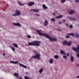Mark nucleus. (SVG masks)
Segmentation results:
<instances>
[{
	"mask_svg": "<svg viewBox=\"0 0 79 79\" xmlns=\"http://www.w3.org/2000/svg\"><path fill=\"white\" fill-rule=\"evenodd\" d=\"M36 31L39 35H41L42 36H45L46 38L50 39V41H55V40H56V38H52L51 37H50V36H49V35H48L47 34H44L42 33H41V32L40 31L36 30Z\"/></svg>",
	"mask_w": 79,
	"mask_h": 79,
	"instance_id": "1",
	"label": "nucleus"
},
{
	"mask_svg": "<svg viewBox=\"0 0 79 79\" xmlns=\"http://www.w3.org/2000/svg\"><path fill=\"white\" fill-rule=\"evenodd\" d=\"M40 41H33L31 43L29 42L28 43V45L30 46L31 45H33L34 46H35V45H36L37 47L39 46H40V44L39 43H40Z\"/></svg>",
	"mask_w": 79,
	"mask_h": 79,
	"instance_id": "2",
	"label": "nucleus"
},
{
	"mask_svg": "<svg viewBox=\"0 0 79 79\" xmlns=\"http://www.w3.org/2000/svg\"><path fill=\"white\" fill-rule=\"evenodd\" d=\"M72 49L73 50H74L75 51V52H76L77 53V58L79 57V53H78V52H79V45H77V48H76L75 47H73L72 48Z\"/></svg>",
	"mask_w": 79,
	"mask_h": 79,
	"instance_id": "3",
	"label": "nucleus"
},
{
	"mask_svg": "<svg viewBox=\"0 0 79 79\" xmlns=\"http://www.w3.org/2000/svg\"><path fill=\"white\" fill-rule=\"evenodd\" d=\"M40 56V55L39 54H36L35 56H34H34H32V57H31V59H32L33 58L34 59H37V60H40V58L39 57Z\"/></svg>",
	"mask_w": 79,
	"mask_h": 79,
	"instance_id": "4",
	"label": "nucleus"
},
{
	"mask_svg": "<svg viewBox=\"0 0 79 79\" xmlns=\"http://www.w3.org/2000/svg\"><path fill=\"white\" fill-rule=\"evenodd\" d=\"M16 14H15L14 15H12L13 16H19L21 14V12L19 10H16Z\"/></svg>",
	"mask_w": 79,
	"mask_h": 79,
	"instance_id": "5",
	"label": "nucleus"
},
{
	"mask_svg": "<svg viewBox=\"0 0 79 79\" xmlns=\"http://www.w3.org/2000/svg\"><path fill=\"white\" fill-rule=\"evenodd\" d=\"M34 4V2H30L28 4V6H32V5H33Z\"/></svg>",
	"mask_w": 79,
	"mask_h": 79,
	"instance_id": "6",
	"label": "nucleus"
},
{
	"mask_svg": "<svg viewBox=\"0 0 79 79\" xmlns=\"http://www.w3.org/2000/svg\"><path fill=\"white\" fill-rule=\"evenodd\" d=\"M31 11H33V12H35L38 13V12H39V10H37L36 9H31L30 10Z\"/></svg>",
	"mask_w": 79,
	"mask_h": 79,
	"instance_id": "7",
	"label": "nucleus"
},
{
	"mask_svg": "<svg viewBox=\"0 0 79 79\" xmlns=\"http://www.w3.org/2000/svg\"><path fill=\"white\" fill-rule=\"evenodd\" d=\"M19 64L20 66H22V67H23V68H27V66H26V65H24L20 63H19Z\"/></svg>",
	"mask_w": 79,
	"mask_h": 79,
	"instance_id": "8",
	"label": "nucleus"
},
{
	"mask_svg": "<svg viewBox=\"0 0 79 79\" xmlns=\"http://www.w3.org/2000/svg\"><path fill=\"white\" fill-rule=\"evenodd\" d=\"M70 60L71 62H73L74 61V57L73 56L71 55L70 56Z\"/></svg>",
	"mask_w": 79,
	"mask_h": 79,
	"instance_id": "9",
	"label": "nucleus"
},
{
	"mask_svg": "<svg viewBox=\"0 0 79 79\" xmlns=\"http://www.w3.org/2000/svg\"><path fill=\"white\" fill-rule=\"evenodd\" d=\"M44 25L45 26H47L48 25V21L46 20L44 23Z\"/></svg>",
	"mask_w": 79,
	"mask_h": 79,
	"instance_id": "10",
	"label": "nucleus"
},
{
	"mask_svg": "<svg viewBox=\"0 0 79 79\" xmlns=\"http://www.w3.org/2000/svg\"><path fill=\"white\" fill-rule=\"evenodd\" d=\"M63 44L64 45H67L68 44V42L67 41H64L63 42Z\"/></svg>",
	"mask_w": 79,
	"mask_h": 79,
	"instance_id": "11",
	"label": "nucleus"
},
{
	"mask_svg": "<svg viewBox=\"0 0 79 79\" xmlns=\"http://www.w3.org/2000/svg\"><path fill=\"white\" fill-rule=\"evenodd\" d=\"M63 17V16L61 15H60L59 16L56 17H55V18L56 19H60V18H61Z\"/></svg>",
	"mask_w": 79,
	"mask_h": 79,
	"instance_id": "12",
	"label": "nucleus"
},
{
	"mask_svg": "<svg viewBox=\"0 0 79 79\" xmlns=\"http://www.w3.org/2000/svg\"><path fill=\"white\" fill-rule=\"evenodd\" d=\"M14 75L15 77H19V75H18V74L16 73H14Z\"/></svg>",
	"mask_w": 79,
	"mask_h": 79,
	"instance_id": "13",
	"label": "nucleus"
},
{
	"mask_svg": "<svg viewBox=\"0 0 79 79\" xmlns=\"http://www.w3.org/2000/svg\"><path fill=\"white\" fill-rule=\"evenodd\" d=\"M13 24L15 26H21V25H20L19 23H13Z\"/></svg>",
	"mask_w": 79,
	"mask_h": 79,
	"instance_id": "14",
	"label": "nucleus"
},
{
	"mask_svg": "<svg viewBox=\"0 0 79 79\" xmlns=\"http://www.w3.org/2000/svg\"><path fill=\"white\" fill-rule=\"evenodd\" d=\"M49 62L50 63H51V64H52V63H53V59L52 58H51Z\"/></svg>",
	"mask_w": 79,
	"mask_h": 79,
	"instance_id": "15",
	"label": "nucleus"
},
{
	"mask_svg": "<svg viewBox=\"0 0 79 79\" xmlns=\"http://www.w3.org/2000/svg\"><path fill=\"white\" fill-rule=\"evenodd\" d=\"M74 13V10H71L69 12V15H72L73 13Z\"/></svg>",
	"mask_w": 79,
	"mask_h": 79,
	"instance_id": "16",
	"label": "nucleus"
},
{
	"mask_svg": "<svg viewBox=\"0 0 79 79\" xmlns=\"http://www.w3.org/2000/svg\"><path fill=\"white\" fill-rule=\"evenodd\" d=\"M60 52L61 54H62V55H66V53L65 52H64V51L62 50H60Z\"/></svg>",
	"mask_w": 79,
	"mask_h": 79,
	"instance_id": "17",
	"label": "nucleus"
},
{
	"mask_svg": "<svg viewBox=\"0 0 79 79\" xmlns=\"http://www.w3.org/2000/svg\"><path fill=\"white\" fill-rule=\"evenodd\" d=\"M43 8H44V9H47L48 8V7L45 6V4H43Z\"/></svg>",
	"mask_w": 79,
	"mask_h": 79,
	"instance_id": "18",
	"label": "nucleus"
},
{
	"mask_svg": "<svg viewBox=\"0 0 79 79\" xmlns=\"http://www.w3.org/2000/svg\"><path fill=\"white\" fill-rule=\"evenodd\" d=\"M69 19H70V20H73V21H76V19L74 18H72V17H69Z\"/></svg>",
	"mask_w": 79,
	"mask_h": 79,
	"instance_id": "19",
	"label": "nucleus"
},
{
	"mask_svg": "<svg viewBox=\"0 0 79 79\" xmlns=\"http://www.w3.org/2000/svg\"><path fill=\"white\" fill-rule=\"evenodd\" d=\"M68 35H72V36H74V33H69L68 34Z\"/></svg>",
	"mask_w": 79,
	"mask_h": 79,
	"instance_id": "20",
	"label": "nucleus"
},
{
	"mask_svg": "<svg viewBox=\"0 0 79 79\" xmlns=\"http://www.w3.org/2000/svg\"><path fill=\"white\" fill-rule=\"evenodd\" d=\"M54 58H55V59H58L59 58V56L57 55H55L54 56Z\"/></svg>",
	"mask_w": 79,
	"mask_h": 79,
	"instance_id": "21",
	"label": "nucleus"
},
{
	"mask_svg": "<svg viewBox=\"0 0 79 79\" xmlns=\"http://www.w3.org/2000/svg\"><path fill=\"white\" fill-rule=\"evenodd\" d=\"M13 45L15 47H16V48H18V45L16 44L15 43Z\"/></svg>",
	"mask_w": 79,
	"mask_h": 79,
	"instance_id": "22",
	"label": "nucleus"
},
{
	"mask_svg": "<svg viewBox=\"0 0 79 79\" xmlns=\"http://www.w3.org/2000/svg\"><path fill=\"white\" fill-rule=\"evenodd\" d=\"M43 72V68H41L40 70H39V73H42Z\"/></svg>",
	"mask_w": 79,
	"mask_h": 79,
	"instance_id": "23",
	"label": "nucleus"
},
{
	"mask_svg": "<svg viewBox=\"0 0 79 79\" xmlns=\"http://www.w3.org/2000/svg\"><path fill=\"white\" fill-rule=\"evenodd\" d=\"M67 45L68 46H70L71 45V42H69L67 43Z\"/></svg>",
	"mask_w": 79,
	"mask_h": 79,
	"instance_id": "24",
	"label": "nucleus"
},
{
	"mask_svg": "<svg viewBox=\"0 0 79 79\" xmlns=\"http://www.w3.org/2000/svg\"><path fill=\"white\" fill-rule=\"evenodd\" d=\"M18 3L20 6H21V5H22V3H21V2L20 1H19L18 2Z\"/></svg>",
	"mask_w": 79,
	"mask_h": 79,
	"instance_id": "25",
	"label": "nucleus"
},
{
	"mask_svg": "<svg viewBox=\"0 0 79 79\" xmlns=\"http://www.w3.org/2000/svg\"><path fill=\"white\" fill-rule=\"evenodd\" d=\"M24 79H29L30 78L27 76H25L24 77Z\"/></svg>",
	"mask_w": 79,
	"mask_h": 79,
	"instance_id": "26",
	"label": "nucleus"
},
{
	"mask_svg": "<svg viewBox=\"0 0 79 79\" xmlns=\"http://www.w3.org/2000/svg\"><path fill=\"white\" fill-rule=\"evenodd\" d=\"M75 36H76V37H79V35L77 33L75 34Z\"/></svg>",
	"mask_w": 79,
	"mask_h": 79,
	"instance_id": "27",
	"label": "nucleus"
},
{
	"mask_svg": "<svg viewBox=\"0 0 79 79\" xmlns=\"http://www.w3.org/2000/svg\"><path fill=\"white\" fill-rule=\"evenodd\" d=\"M51 20L52 21H55V20L53 18L51 19Z\"/></svg>",
	"mask_w": 79,
	"mask_h": 79,
	"instance_id": "28",
	"label": "nucleus"
},
{
	"mask_svg": "<svg viewBox=\"0 0 79 79\" xmlns=\"http://www.w3.org/2000/svg\"><path fill=\"white\" fill-rule=\"evenodd\" d=\"M27 38H31V35H27Z\"/></svg>",
	"mask_w": 79,
	"mask_h": 79,
	"instance_id": "29",
	"label": "nucleus"
},
{
	"mask_svg": "<svg viewBox=\"0 0 79 79\" xmlns=\"http://www.w3.org/2000/svg\"><path fill=\"white\" fill-rule=\"evenodd\" d=\"M66 1L65 0H62L61 1L62 3H64L65 2V1Z\"/></svg>",
	"mask_w": 79,
	"mask_h": 79,
	"instance_id": "30",
	"label": "nucleus"
},
{
	"mask_svg": "<svg viewBox=\"0 0 79 79\" xmlns=\"http://www.w3.org/2000/svg\"><path fill=\"white\" fill-rule=\"evenodd\" d=\"M11 48L12 50L14 52L15 51V48L13 47H11Z\"/></svg>",
	"mask_w": 79,
	"mask_h": 79,
	"instance_id": "31",
	"label": "nucleus"
},
{
	"mask_svg": "<svg viewBox=\"0 0 79 79\" xmlns=\"http://www.w3.org/2000/svg\"><path fill=\"white\" fill-rule=\"evenodd\" d=\"M73 25H70L69 26V27L70 28H73Z\"/></svg>",
	"mask_w": 79,
	"mask_h": 79,
	"instance_id": "32",
	"label": "nucleus"
},
{
	"mask_svg": "<svg viewBox=\"0 0 79 79\" xmlns=\"http://www.w3.org/2000/svg\"><path fill=\"white\" fill-rule=\"evenodd\" d=\"M18 61H16L14 62V64H18Z\"/></svg>",
	"mask_w": 79,
	"mask_h": 79,
	"instance_id": "33",
	"label": "nucleus"
},
{
	"mask_svg": "<svg viewBox=\"0 0 79 79\" xmlns=\"http://www.w3.org/2000/svg\"><path fill=\"white\" fill-rule=\"evenodd\" d=\"M63 58H65V59H66V58H67V56H64Z\"/></svg>",
	"mask_w": 79,
	"mask_h": 79,
	"instance_id": "34",
	"label": "nucleus"
},
{
	"mask_svg": "<svg viewBox=\"0 0 79 79\" xmlns=\"http://www.w3.org/2000/svg\"><path fill=\"white\" fill-rule=\"evenodd\" d=\"M65 25L67 26V27H68V26H69V24L68 23H65Z\"/></svg>",
	"mask_w": 79,
	"mask_h": 79,
	"instance_id": "35",
	"label": "nucleus"
},
{
	"mask_svg": "<svg viewBox=\"0 0 79 79\" xmlns=\"http://www.w3.org/2000/svg\"><path fill=\"white\" fill-rule=\"evenodd\" d=\"M10 63H14V64L15 61H10Z\"/></svg>",
	"mask_w": 79,
	"mask_h": 79,
	"instance_id": "36",
	"label": "nucleus"
},
{
	"mask_svg": "<svg viewBox=\"0 0 79 79\" xmlns=\"http://www.w3.org/2000/svg\"><path fill=\"white\" fill-rule=\"evenodd\" d=\"M75 2H79V0H76L75 1Z\"/></svg>",
	"mask_w": 79,
	"mask_h": 79,
	"instance_id": "37",
	"label": "nucleus"
},
{
	"mask_svg": "<svg viewBox=\"0 0 79 79\" xmlns=\"http://www.w3.org/2000/svg\"><path fill=\"white\" fill-rule=\"evenodd\" d=\"M66 38H67V39L69 38V35H67L66 37Z\"/></svg>",
	"mask_w": 79,
	"mask_h": 79,
	"instance_id": "38",
	"label": "nucleus"
},
{
	"mask_svg": "<svg viewBox=\"0 0 79 79\" xmlns=\"http://www.w3.org/2000/svg\"><path fill=\"white\" fill-rule=\"evenodd\" d=\"M35 15L38 16H40V15L39 14H35Z\"/></svg>",
	"mask_w": 79,
	"mask_h": 79,
	"instance_id": "39",
	"label": "nucleus"
},
{
	"mask_svg": "<svg viewBox=\"0 0 79 79\" xmlns=\"http://www.w3.org/2000/svg\"><path fill=\"white\" fill-rule=\"evenodd\" d=\"M67 56H69V53H67Z\"/></svg>",
	"mask_w": 79,
	"mask_h": 79,
	"instance_id": "40",
	"label": "nucleus"
},
{
	"mask_svg": "<svg viewBox=\"0 0 79 79\" xmlns=\"http://www.w3.org/2000/svg\"><path fill=\"white\" fill-rule=\"evenodd\" d=\"M58 31H61V29H57Z\"/></svg>",
	"mask_w": 79,
	"mask_h": 79,
	"instance_id": "41",
	"label": "nucleus"
},
{
	"mask_svg": "<svg viewBox=\"0 0 79 79\" xmlns=\"http://www.w3.org/2000/svg\"><path fill=\"white\" fill-rule=\"evenodd\" d=\"M77 66H78V67H79V65L78 64H77Z\"/></svg>",
	"mask_w": 79,
	"mask_h": 79,
	"instance_id": "42",
	"label": "nucleus"
},
{
	"mask_svg": "<svg viewBox=\"0 0 79 79\" xmlns=\"http://www.w3.org/2000/svg\"><path fill=\"white\" fill-rule=\"evenodd\" d=\"M53 16H54V15H56V14H55V13H54L52 14Z\"/></svg>",
	"mask_w": 79,
	"mask_h": 79,
	"instance_id": "43",
	"label": "nucleus"
},
{
	"mask_svg": "<svg viewBox=\"0 0 79 79\" xmlns=\"http://www.w3.org/2000/svg\"><path fill=\"white\" fill-rule=\"evenodd\" d=\"M59 24H61V22H60L59 23Z\"/></svg>",
	"mask_w": 79,
	"mask_h": 79,
	"instance_id": "44",
	"label": "nucleus"
},
{
	"mask_svg": "<svg viewBox=\"0 0 79 79\" xmlns=\"http://www.w3.org/2000/svg\"><path fill=\"white\" fill-rule=\"evenodd\" d=\"M2 55H3V56H5V55H5V53H2Z\"/></svg>",
	"mask_w": 79,
	"mask_h": 79,
	"instance_id": "45",
	"label": "nucleus"
},
{
	"mask_svg": "<svg viewBox=\"0 0 79 79\" xmlns=\"http://www.w3.org/2000/svg\"><path fill=\"white\" fill-rule=\"evenodd\" d=\"M63 22H65L66 21V20H63Z\"/></svg>",
	"mask_w": 79,
	"mask_h": 79,
	"instance_id": "46",
	"label": "nucleus"
},
{
	"mask_svg": "<svg viewBox=\"0 0 79 79\" xmlns=\"http://www.w3.org/2000/svg\"><path fill=\"white\" fill-rule=\"evenodd\" d=\"M19 79H22V78L21 77H19Z\"/></svg>",
	"mask_w": 79,
	"mask_h": 79,
	"instance_id": "47",
	"label": "nucleus"
},
{
	"mask_svg": "<svg viewBox=\"0 0 79 79\" xmlns=\"http://www.w3.org/2000/svg\"><path fill=\"white\" fill-rule=\"evenodd\" d=\"M26 74H28V72L26 73Z\"/></svg>",
	"mask_w": 79,
	"mask_h": 79,
	"instance_id": "48",
	"label": "nucleus"
},
{
	"mask_svg": "<svg viewBox=\"0 0 79 79\" xmlns=\"http://www.w3.org/2000/svg\"><path fill=\"white\" fill-rule=\"evenodd\" d=\"M55 70L56 71V70H57V69H55Z\"/></svg>",
	"mask_w": 79,
	"mask_h": 79,
	"instance_id": "49",
	"label": "nucleus"
},
{
	"mask_svg": "<svg viewBox=\"0 0 79 79\" xmlns=\"http://www.w3.org/2000/svg\"><path fill=\"white\" fill-rule=\"evenodd\" d=\"M34 53H35V51H34Z\"/></svg>",
	"mask_w": 79,
	"mask_h": 79,
	"instance_id": "50",
	"label": "nucleus"
},
{
	"mask_svg": "<svg viewBox=\"0 0 79 79\" xmlns=\"http://www.w3.org/2000/svg\"><path fill=\"white\" fill-rule=\"evenodd\" d=\"M0 31H1V30H0Z\"/></svg>",
	"mask_w": 79,
	"mask_h": 79,
	"instance_id": "51",
	"label": "nucleus"
},
{
	"mask_svg": "<svg viewBox=\"0 0 79 79\" xmlns=\"http://www.w3.org/2000/svg\"><path fill=\"white\" fill-rule=\"evenodd\" d=\"M1 14H0V15Z\"/></svg>",
	"mask_w": 79,
	"mask_h": 79,
	"instance_id": "52",
	"label": "nucleus"
}]
</instances>
